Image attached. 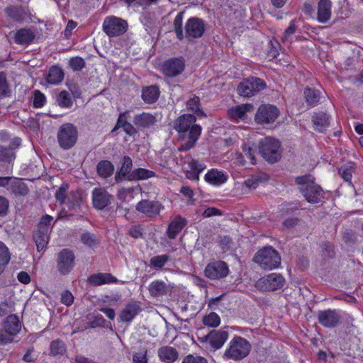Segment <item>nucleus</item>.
<instances>
[{
	"instance_id": "21",
	"label": "nucleus",
	"mask_w": 363,
	"mask_h": 363,
	"mask_svg": "<svg viewBox=\"0 0 363 363\" xmlns=\"http://www.w3.org/2000/svg\"><path fill=\"white\" fill-rule=\"evenodd\" d=\"M172 289L173 286L161 280L152 281L148 287L149 292L153 297L166 295L170 293Z\"/></svg>"
},
{
	"instance_id": "34",
	"label": "nucleus",
	"mask_w": 363,
	"mask_h": 363,
	"mask_svg": "<svg viewBox=\"0 0 363 363\" xmlns=\"http://www.w3.org/2000/svg\"><path fill=\"white\" fill-rule=\"evenodd\" d=\"M155 121V117L148 113L136 115L133 120L134 124L140 128H148L153 125Z\"/></svg>"
},
{
	"instance_id": "35",
	"label": "nucleus",
	"mask_w": 363,
	"mask_h": 363,
	"mask_svg": "<svg viewBox=\"0 0 363 363\" xmlns=\"http://www.w3.org/2000/svg\"><path fill=\"white\" fill-rule=\"evenodd\" d=\"M313 123L316 130L323 132L329 126V117L325 113H315L313 117Z\"/></svg>"
},
{
	"instance_id": "29",
	"label": "nucleus",
	"mask_w": 363,
	"mask_h": 363,
	"mask_svg": "<svg viewBox=\"0 0 363 363\" xmlns=\"http://www.w3.org/2000/svg\"><path fill=\"white\" fill-rule=\"evenodd\" d=\"M117 279L108 273H98L90 276L88 281L93 286H100L105 284L116 282Z\"/></svg>"
},
{
	"instance_id": "42",
	"label": "nucleus",
	"mask_w": 363,
	"mask_h": 363,
	"mask_svg": "<svg viewBox=\"0 0 363 363\" xmlns=\"http://www.w3.org/2000/svg\"><path fill=\"white\" fill-rule=\"evenodd\" d=\"M200 99L198 96H194L190 99L187 103V109L193 111L197 116H206L205 113L200 109Z\"/></svg>"
},
{
	"instance_id": "46",
	"label": "nucleus",
	"mask_w": 363,
	"mask_h": 363,
	"mask_svg": "<svg viewBox=\"0 0 363 363\" xmlns=\"http://www.w3.org/2000/svg\"><path fill=\"white\" fill-rule=\"evenodd\" d=\"M11 90L7 82L6 75L4 72H0V98L9 96Z\"/></svg>"
},
{
	"instance_id": "27",
	"label": "nucleus",
	"mask_w": 363,
	"mask_h": 363,
	"mask_svg": "<svg viewBox=\"0 0 363 363\" xmlns=\"http://www.w3.org/2000/svg\"><path fill=\"white\" fill-rule=\"evenodd\" d=\"M332 2L330 0H320L318 5V20L325 23L331 16Z\"/></svg>"
},
{
	"instance_id": "12",
	"label": "nucleus",
	"mask_w": 363,
	"mask_h": 363,
	"mask_svg": "<svg viewBox=\"0 0 363 363\" xmlns=\"http://www.w3.org/2000/svg\"><path fill=\"white\" fill-rule=\"evenodd\" d=\"M206 26L203 20L193 17L185 25V36L189 39L201 38L205 32Z\"/></svg>"
},
{
	"instance_id": "50",
	"label": "nucleus",
	"mask_w": 363,
	"mask_h": 363,
	"mask_svg": "<svg viewBox=\"0 0 363 363\" xmlns=\"http://www.w3.org/2000/svg\"><path fill=\"white\" fill-rule=\"evenodd\" d=\"M354 167L353 165H345L339 169V174L342 178L348 182H351Z\"/></svg>"
},
{
	"instance_id": "13",
	"label": "nucleus",
	"mask_w": 363,
	"mask_h": 363,
	"mask_svg": "<svg viewBox=\"0 0 363 363\" xmlns=\"http://www.w3.org/2000/svg\"><path fill=\"white\" fill-rule=\"evenodd\" d=\"M228 272V267L223 261L209 263L204 270L205 275L211 279H220L225 277Z\"/></svg>"
},
{
	"instance_id": "57",
	"label": "nucleus",
	"mask_w": 363,
	"mask_h": 363,
	"mask_svg": "<svg viewBox=\"0 0 363 363\" xmlns=\"http://www.w3.org/2000/svg\"><path fill=\"white\" fill-rule=\"evenodd\" d=\"M13 336H12L9 332H7L4 328L0 329V344L6 345L8 343H11L13 340Z\"/></svg>"
},
{
	"instance_id": "6",
	"label": "nucleus",
	"mask_w": 363,
	"mask_h": 363,
	"mask_svg": "<svg viewBox=\"0 0 363 363\" xmlns=\"http://www.w3.org/2000/svg\"><path fill=\"white\" fill-rule=\"evenodd\" d=\"M266 87L265 82L256 77H250L245 79L238 86V92L245 97L252 96Z\"/></svg>"
},
{
	"instance_id": "17",
	"label": "nucleus",
	"mask_w": 363,
	"mask_h": 363,
	"mask_svg": "<svg viewBox=\"0 0 363 363\" xmlns=\"http://www.w3.org/2000/svg\"><path fill=\"white\" fill-rule=\"evenodd\" d=\"M111 195L101 187L95 188L92 191L93 205L97 209H104L111 203Z\"/></svg>"
},
{
	"instance_id": "19",
	"label": "nucleus",
	"mask_w": 363,
	"mask_h": 363,
	"mask_svg": "<svg viewBox=\"0 0 363 363\" xmlns=\"http://www.w3.org/2000/svg\"><path fill=\"white\" fill-rule=\"evenodd\" d=\"M183 163L186 165L187 177L193 180H199V174L206 168L203 164L199 163L190 155L184 157Z\"/></svg>"
},
{
	"instance_id": "53",
	"label": "nucleus",
	"mask_w": 363,
	"mask_h": 363,
	"mask_svg": "<svg viewBox=\"0 0 363 363\" xmlns=\"http://www.w3.org/2000/svg\"><path fill=\"white\" fill-rule=\"evenodd\" d=\"M81 240L84 244H85L89 247L95 246L98 243L96 237L94 235L88 233H85L82 234V237H81Z\"/></svg>"
},
{
	"instance_id": "45",
	"label": "nucleus",
	"mask_w": 363,
	"mask_h": 363,
	"mask_svg": "<svg viewBox=\"0 0 363 363\" xmlns=\"http://www.w3.org/2000/svg\"><path fill=\"white\" fill-rule=\"evenodd\" d=\"M50 352L53 355H62L66 352L65 343L59 340L52 341L50 343Z\"/></svg>"
},
{
	"instance_id": "56",
	"label": "nucleus",
	"mask_w": 363,
	"mask_h": 363,
	"mask_svg": "<svg viewBox=\"0 0 363 363\" xmlns=\"http://www.w3.org/2000/svg\"><path fill=\"white\" fill-rule=\"evenodd\" d=\"M69 65L74 70H81L84 67L85 63L82 58L77 57L71 58Z\"/></svg>"
},
{
	"instance_id": "24",
	"label": "nucleus",
	"mask_w": 363,
	"mask_h": 363,
	"mask_svg": "<svg viewBox=\"0 0 363 363\" xmlns=\"http://www.w3.org/2000/svg\"><path fill=\"white\" fill-rule=\"evenodd\" d=\"M228 337V333L224 330H213L208 336L210 345L216 350L220 348Z\"/></svg>"
},
{
	"instance_id": "62",
	"label": "nucleus",
	"mask_w": 363,
	"mask_h": 363,
	"mask_svg": "<svg viewBox=\"0 0 363 363\" xmlns=\"http://www.w3.org/2000/svg\"><path fill=\"white\" fill-rule=\"evenodd\" d=\"M222 212L214 207H209L206 208L202 213L203 218H209L213 216H221Z\"/></svg>"
},
{
	"instance_id": "61",
	"label": "nucleus",
	"mask_w": 363,
	"mask_h": 363,
	"mask_svg": "<svg viewBox=\"0 0 363 363\" xmlns=\"http://www.w3.org/2000/svg\"><path fill=\"white\" fill-rule=\"evenodd\" d=\"M243 153H244V157H246L247 159H248L251 162L252 164L255 163V157L254 155V150L251 147H250L247 145H244Z\"/></svg>"
},
{
	"instance_id": "18",
	"label": "nucleus",
	"mask_w": 363,
	"mask_h": 363,
	"mask_svg": "<svg viewBox=\"0 0 363 363\" xmlns=\"http://www.w3.org/2000/svg\"><path fill=\"white\" fill-rule=\"evenodd\" d=\"M318 320L320 324L326 328L335 327L340 322V316L335 310L319 311Z\"/></svg>"
},
{
	"instance_id": "26",
	"label": "nucleus",
	"mask_w": 363,
	"mask_h": 363,
	"mask_svg": "<svg viewBox=\"0 0 363 363\" xmlns=\"http://www.w3.org/2000/svg\"><path fill=\"white\" fill-rule=\"evenodd\" d=\"M254 107L252 104H246L237 106L228 110V114L232 119L245 120L247 118L246 113L252 112Z\"/></svg>"
},
{
	"instance_id": "48",
	"label": "nucleus",
	"mask_w": 363,
	"mask_h": 363,
	"mask_svg": "<svg viewBox=\"0 0 363 363\" xmlns=\"http://www.w3.org/2000/svg\"><path fill=\"white\" fill-rule=\"evenodd\" d=\"M304 95L306 102L311 106L315 105L319 101V94L313 89H305Z\"/></svg>"
},
{
	"instance_id": "60",
	"label": "nucleus",
	"mask_w": 363,
	"mask_h": 363,
	"mask_svg": "<svg viewBox=\"0 0 363 363\" xmlns=\"http://www.w3.org/2000/svg\"><path fill=\"white\" fill-rule=\"evenodd\" d=\"M61 302L67 306H71L74 302V296L69 291H64L61 295Z\"/></svg>"
},
{
	"instance_id": "30",
	"label": "nucleus",
	"mask_w": 363,
	"mask_h": 363,
	"mask_svg": "<svg viewBox=\"0 0 363 363\" xmlns=\"http://www.w3.org/2000/svg\"><path fill=\"white\" fill-rule=\"evenodd\" d=\"M205 179L211 184L218 186L227 181L228 176L221 171L213 169L205 175Z\"/></svg>"
},
{
	"instance_id": "63",
	"label": "nucleus",
	"mask_w": 363,
	"mask_h": 363,
	"mask_svg": "<svg viewBox=\"0 0 363 363\" xmlns=\"http://www.w3.org/2000/svg\"><path fill=\"white\" fill-rule=\"evenodd\" d=\"M296 30V26L294 21H291L289 26L286 29L284 33V36L282 38L283 41L287 40L291 35H293Z\"/></svg>"
},
{
	"instance_id": "14",
	"label": "nucleus",
	"mask_w": 363,
	"mask_h": 363,
	"mask_svg": "<svg viewBox=\"0 0 363 363\" xmlns=\"http://www.w3.org/2000/svg\"><path fill=\"white\" fill-rule=\"evenodd\" d=\"M184 67L185 64L183 59L172 58L162 64L161 70L166 76L174 77L180 74L184 71Z\"/></svg>"
},
{
	"instance_id": "47",
	"label": "nucleus",
	"mask_w": 363,
	"mask_h": 363,
	"mask_svg": "<svg viewBox=\"0 0 363 363\" xmlns=\"http://www.w3.org/2000/svg\"><path fill=\"white\" fill-rule=\"evenodd\" d=\"M182 17L183 13L180 12L177 15L174 21V31L179 40H182L184 37L182 29Z\"/></svg>"
},
{
	"instance_id": "11",
	"label": "nucleus",
	"mask_w": 363,
	"mask_h": 363,
	"mask_svg": "<svg viewBox=\"0 0 363 363\" xmlns=\"http://www.w3.org/2000/svg\"><path fill=\"white\" fill-rule=\"evenodd\" d=\"M279 109L270 104H264L259 107L255 115V121L259 124L273 123L279 116Z\"/></svg>"
},
{
	"instance_id": "7",
	"label": "nucleus",
	"mask_w": 363,
	"mask_h": 363,
	"mask_svg": "<svg viewBox=\"0 0 363 363\" xmlns=\"http://www.w3.org/2000/svg\"><path fill=\"white\" fill-rule=\"evenodd\" d=\"M127 28L128 23L125 21L115 16L106 18L103 23V30L110 37L123 34Z\"/></svg>"
},
{
	"instance_id": "1",
	"label": "nucleus",
	"mask_w": 363,
	"mask_h": 363,
	"mask_svg": "<svg viewBox=\"0 0 363 363\" xmlns=\"http://www.w3.org/2000/svg\"><path fill=\"white\" fill-rule=\"evenodd\" d=\"M296 182L299 185L301 192L309 203H316L320 201L323 189L315 183L311 176L297 177Z\"/></svg>"
},
{
	"instance_id": "10",
	"label": "nucleus",
	"mask_w": 363,
	"mask_h": 363,
	"mask_svg": "<svg viewBox=\"0 0 363 363\" xmlns=\"http://www.w3.org/2000/svg\"><path fill=\"white\" fill-rule=\"evenodd\" d=\"M201 133L200 125H194L188 131L179 134V140L182 144L178 147V150L187 151L194 147Z\"/></svg>"
},
{
	"instance_id": "59",
	"label": "nucleus",
	"mask_w": 363,
	"mask_h": 363,
	"mask_svg": "<svg viewBox=\"0 0 363 363\" xmlns=\"http://www.w3.org/2000/svg\"><path fill=\"white\" fill-rule=\"evenodd\" d=\"M9 200L0 196V216H5L9 212Z\"/></svg>"
},
{
	"instance_id": "23",
	"label": "nucleus",
	"mask_w": 363,
	"mask_h": 363,
	"mask_svg": "<svg viewBox=\"0 0 363 363\" xmlns=\"http://www.w3.org/2000/svg\"><path fill=\"white\" fill-rule=\"evenodd\" d=\"M140 311V303L136 301L129 302L119 314L122 322H130Z\"/></svg>"
},
{
	"instance_id": "4",
	"label": "nucleus",
	"mask_w": 363,
	"mask_h": 363,
	"mask_svg": "<svg viewBox=\"0 0 363 363\" xmlns=\"http://www.w3.org/2000/svg\"><path fill=\"white\" fill-rule=\"evenodd\" d=\"M78 132L77 128L72 123L62 125L57 133L59 145L63 150L72 148L77 140Z\"/></svg>"
},
{
	"instance_id": "36",
	"label": "nucleus",
	"mask_w": 363,
	"mask_h": 363,
	"mask_svg": "<svg viewBox=\"0 0 363 363\" xmlns=\"http://www.w3.org/2000/svg\"><path fill=\"white\" fill-rule=\"evenodd\" d=\"M49 235L50 233L39 230L34 233L33 240L38 252L44 251L46 249L50 239Z\"/></svg>"
},
{
	"instance_id": "15",
	"label": "nucleus",
	"mask_w": 363,
	"mask_h": 363,
	"mask_svg": "<svg viewBox=\"0 0 363 363\" xmlns=\"http://www.w3.org/2000/svg\"><path fill=\"white\" fill-rule=\"evenodd\" d=\"M21 145V139L14 138L11 140L9 145H0V162H12L16 158L15 150Z\"/></svg>"
},
{
	"instance_id": "43",
	"label": "nucleus",
	"mask_w": 363,
	"mask_h": 363,
	"mask_svg": "<svg viewBox=\"0 0 363 363\" xmlns=\"http://www.w3.org/2000/svg\"><path fill=\"white\" fill-rule=\"evenodd\" d=\"M10 255L6 245L0 242V274L10 260Z\"/></svg>"
},
{
	"instance_id": "44",
	"label": "nucleus",
	"mask_w": 363,
	"mask_h": 363,
	"mask_svg": "<svg viewBox=\"0 0 363 363\" xmlns=\"http://www.w3.org/2000/svg\"><path fill=\"white\" fill-rule=\"evenodd\" d=\"M53 218L49 215L43 216L38 225V230L50 233L52 229Z\"/></svg>"
},
{
	"instance_id": "58",
	"label": "nucleus",
	"mask_w": 363,
	"mask_h": 363,
	"mask_svg": "<svg viewBox=\"0 0 363 363\" xmlns=\"http://www.w3.org/2000/svg\"><path fill=\"white\" fill-rule=\"evenodd\" d=\"M68 185L62 184L55 194V197L58 201L62 203L66 198Z\"/></svg>"
},
{
	"instance_id": "16",
	"label": "nucleus",
	"mask_w": 363,
	"mask_h": 363,
	"mask_svg": "<svg viewBox=\"0 0 363 363\" xmlns=\"http://www.w3.org/2000/svg\"><path fill=\"white\" fill-rule=\"evenodd\" d=\"M163 206L159 201L142 200L136 206V210L148 217L159 215Z\"/></svg>"
},
{
	"instance_id": "2",
	"label": "nucleus",
	"mask_w": 363,
	"mask_h": 363,
	"mask_svg": "<svg viewBox=\"0 0 363 363\" xmlns=\"http://www.w3.org/2000/svg\"><path fill=\"white\" fill-rule=\"evenodd\" d=\"M254 261L264 269H272L280 265L281 257L274 249L269 247L259 250L254 257Z\"/></svg>"
},
{
	"instance_id": "52",
	"label": "nucleus",
	"mask_w": 363,
	"mask_h": 363,
	"mask_svg": "<svg viewBox=\"0 0 363 363\" xmlns=\"http://www.w3.org/2000/svg\"><path fill=\"white\" fill-rule=\"evenodd\" d=\"M168 259L169 256L167 255L155 256L151 258L150 264L155 267L161 268L166 264Z\"/></svg>"
},
{
	"instance_id": "54",
	"label": "nucleus",
	"mask_w": 363,
	"mask_h": 363,
	"mask_svg": "<svg viewBox=\"0 0 363 363\" xmlns=\"http://www.w3.org/2000/svg\"><path fill=\"white\" fill-rule=\"evenodd\" d=\"M45 103V97L40 91H35L33 96V106L35 108L43 106Z\"/></svg>"
},
{
	"instance_id": "3",
	"label": "nucleus",
	"mask_w": 363,
	"mask_h": 363,
	"mask_svg": "<svg viewBox=\"0 0 363 363\" xmlns=\"http://www.w3.org/2000/svg\"><path fill=\"white\" fill-rule=\"evenodd\" d=\"M280 143L272 138H265L259 142V152L271 163L277 162L281 157Z\"/></svg>"
},
{
	"instance_id": "20",
	"label": "nucleus",
	"mask_w": 363,
	"mask_h": 363,
	"mask_svg": "<svg viewBox=\"0 0 363 363\" xmlns=\"http://www.w3.org/2000/svg\"><path fill=\"white\" fill-rule=\"evenodd\" d=\"M196 118L191 114H184L179 117L174 123V128L179 134L188 131L193 126L198 125L195 124Z\"/></svg>"
},
{
	"instance_id": "38",
	"label": "nucleus",
	"mask_w": 363,
	"mask_h": 363,
	"mask_svg": "<svg viewBox=\"0 0 363 363\" xmlns=\"http://www.w3.org/2000/svg\"><path fill=\"white\" fill-rule=\"evenodd\" d=\"M46 79L48 83L57 84L63 80L64 72L60 67L53 66L50 69Z\"/></svg>"
},
{
	"instance_id": "8",
	"label": "nucleus",
	"mask_w": 363,
	"mask_h": 363,
	"mask_svg": "<svg viewBox=\"0 0 363 363\" xmlns=\"http://www.w3.org/2000/svg\"><path fill=\"white\" fill-rule=\"evenodd\" d=\"M285 284V279L280 274L272 273L257 281L255 287L260 291H275Z\"/></svg>"
},
{
	"instance_id": "41",
	"label": "nucleus",
	"mask_w": 363,
	"mask_h": 363,
	"mask_svg": "<svg viewBox=\"0 0 363 363\" xmlns=\"http://www.w3.org/2000/svg\"><path fill=\"white\" fill-rule=\"evenodd\" d=\"M58 105L63 108H70L72 106V99L69 93L65 90L60 92L57 97Z\"/></svg>"
},
{
	"instance_id": "49",
	"label": "nucleus",
	"mask_w": 363,
	"mask_h": 363,
	"mask_svg": "<svg viewBox=\"0 0 363 363\" xmlns=\"http://www.w3.org/2000/svg\"><path fill=\"white\" fill-rule=\"evenodd\" d=\"M147 350L145 348H141L133 354V363H148L147 357Z\"/></svg>"
},
{
	"instance_id": "28",
	"label": "nucleus",
	"mask_w": 363,
	"mask_h": 363,
	"mask_svg": "<svg viewBox=\"0 0 363 363\" xmlns=\"http://www.w3.org/2000/svg\"><path fill=\"white\" fill-rule=\"evenodd\" d=\"M133 166L132 160L128 156L123 157V162L122 167L116 172L115 176V180L117 183L122 182L123 180H128L129 174L131 173V169Z\"/></svg>"
},
{
	"instance_id": "31",
	"label": "nucleus",
	"mask_w": 363,
	"mask_h": 363,
	"mask_svg": "<svg viewBox=\"0 0 363 363\" xmlns=\"http://www.w3.org/2000/svg\"><path fill=\"white\" fill-rule=\"evenodd\" d=\"M158 356L162 362L172 363L178 358L179 354L174 347L164 346L158 350Z\"/></svg>"
},
{
	"instance_id": "25",
	"label": "nucleus",
	"mask_w": 363,
	"mask_h": 363,
	"mask_svg": "<svg viewBox=\"0 0 363 363\" xmlns=\"http://www.w3.org/2000/svg\"><path fill=\"white\" fill-rule=\"evenodd\" d=\"M3 328L12 336L16 335L21 330V323L16 315H9L3 322Z\"/></svg>"
},
{
	"instance_id": "33",
	"label": "nucleus",
	"mask_w": 363,
	"mask_h": 363,
	"mask_svg": "<svg viewBox=\"0 0 363 363\" xmlns=\"http://www.w3.org/2000/svg\"><path fill=\"white\" fill-rule=\"evenodd\" d=\"M155 176L153 171L144 169L137 168L133 169L128 177V181L145 180Z\"/></svg>"
},
{
	"instance_id": "39",
	"label": "nucleus",
	"mask_w": 363,
	"mask_h": 363,
	"mask_svg": "<svg viewBox=\"0 0 363 363\" xmlns=\"http://www.w3.org/2000/svg\"><path fill=\"white\" fill-rule=\"evenodd\" d=\"M114 171V167L112 163L108 160H103L97 164V172L103 178H107L111 176Z\"/></svg>"
},
{
	"instance_id": "51",
	"label": "nucleus",
	"mask_w": 363,
	"mask_h": 363,
	"mask_svg": "<svg viewBox=\"0 0 363 363\" xmlns=\"http://www.w3.org/2000/svg\"><path fill=\"white\" fill-rule=\"evenodd\" d=\"M220 322V317L216 313H211L203 319V323L210 327H217Z\"/></svg>"
},
{
	"instance_id": "64",
	"label": "nucleus",
	"mask_w": 363,
	"mask_h": 363,
	"mask_svg": "<svg viewBox=\"0 0 363 363\" xmlns=\"http://www.w3.org/2000/svg\"><path fill=\"white\" fill-rule=\"evenodd\" d=\"M12 305L8 301H3L0 303V317L6 315L11 311Z\"/></svg>"
},
{
	"instance_id": "9",
	"label": "nucleus",
	"mask_w": 363,
	"mask_h": 363,
	"mask_svg": "<svg viewBox=\"0 0 363 363\" xmlns=\"http://www.w3.org/2000/svg\"><path fill=\"white\" fill-rule=\"evenodd\" d=\"M75 256L69 249L62 250L57 255V269L62 275L68 274L74 267Z\"/></svg>"
},
{
	"instance_id": "5",
	"label": "nucleus",
	"mask_w": 363,
	"mask_h": 363,
	"mask_svg": "<svg viewBox=\"0 0 363 363\" xmlns=\"http://www.w3.org/2000/svg\"><path fill=\"white\" fill-rule=\"evenodd\" d=\"M250 345L241 337H234L230 344L229 348L225 351V355L228 358L235 360L241 359L245 357L250 352Z\"/></svg>"
},
{
	"instance_id": "22",
	"label": "nucleus",
	"mask_w": 363,
	"mask_h": 363,
	"mask_svg": "<svg viewBox=\"0 0 363 363\" xmlns=\"http://www.w3.org/2000/svg\"><path fill=\"white\" fill-rule=\"evenodd\" d=\"M186 224V219L179 215L176 216L175 218L170 221L168 225L167 235L169 239H175Z\"/></svg>"
},
{
	"instance_id": "32",
	"label": "nucleus",
	"mask_w": 363,
	"mask_h": 363,
	"mask_svg": "<svg viewBox=\"0 0 363 363\" xmlns=\"http://www.w3.org/2000/svg\"><path fill=\"white\" fill-rule=\"evenodd\" d=\"M160 90L157 86L152 85L143 89L142 98L145 103H155L159 98Z\"/></svg>"
},
{
	"instance_id": "55",
	"label": "nucleus",
	"mask_w": 363,
	"mask_h": 363,
	"mask_svg": "<svg viewBox=\"0 0 363 363\" xmlns=\"http://www.w3.org/2000/svg\"><path fill=\"white\" fill-rule=\"evenodd\" d=\"M182 363H208V361L201 356L189 354L183 359Z\"/></svg>"
},
{
	"instance_id": "40",
	"label": "nucleus",
	"mask_w": 363,
	"mask_h": 363,
	"mask_svg": "<svg viewBox=\"0 0 363 363\" xmlns=\"http://www.w3.org/2000/svg\"><path fill=\"white\" fill-rule=\"evenodd\" d=\"M35 35L30 30L21 29L15 35V41L18 44H26L31 42Z\"/></svg>"
},
{
	"instance_id": "37",
	"label": "nucleus",
	"mask_w": 363,
	"mask_h": 363,
	"mask_svg": "<svg viewBox=\"0 0 363 363\" xmlns=\"http://www.w3.org/2000/svg\"><path fill=\"white\" fill-rule=\"evenodd\" d=\"M16 196H26L28 194V188L27 185L21 179L13 178L11 186L8 188Z\"/></svg>"
}]
</instances>
